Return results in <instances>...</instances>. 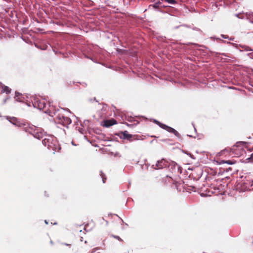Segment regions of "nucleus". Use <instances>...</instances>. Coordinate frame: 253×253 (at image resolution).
<instances>
[{
    "mask_svg": "<svg viewBox=\"0 0 253 253\" xmlns=\"http://www.w3.org/2000/svg\"><path fill=\"white\" fill-rule=\"evenodd\" d=\"M46 142H49L50 143V144H48V149L53 150V153L55 152H59L61 149V147L55 138L53 137L51 135L47 136L42 139V143L45 144Z\"/></svg>",
    "mask_w": 253,
    "mask_h": 253,
    "instance_id": "1",
    "label": "nucleus"
},
{
    "mask_svg": "<svg viewBox=\"0 0 253 253\" xmlns=\"http://www.w3.org/2000/svg\"><path fill=\"white\" fill-rule=\"evenodd\" d=\"M46 142H49L50 143V144H48V149L53 150V153L55 152H59L61 149V147L55 138L53 137L51 135L47 136L42 139V143L45 144Z\"/></svg>",
    "mask_w": 253,
    "mask_h": 253,
    "instance_id": "2",
    "label": "nucleus"
},
{
    "mask_svg": "<svg viewBox=\"0 0 253 253\" xmlns=\"http://www.w3.org/2000/svg\"><path fill=\"white\" fill-rule=\"evenodd\" d=\"M26 131L32 134L34 137L38 139H44L45 137L48 136L45 134V133L41 128H35L33 129L32 127H27L26 129Z\"/></svg>",
    "mask_w": 253,
    "mask_h": 253,
    "instance_id": "3",
    "label": "nucleus"
},
{
    "mask_svg": "<svg viewBox=\"0 0 253 253\" xmlns=\"http://www.w3.org/2000/svg\"><path fill=\"white\" fill-rule=\"evenodd\" d=\"M33 105L35 107H37L40 110H44L45 112H46V107L47 105L44 99L36 98L33 103Z\"/></svg>",
    "mask_w": 253,
    "mask_h": 253,
    "instance_id": "4",
    "label": "nucleus"
},
{
    "mask_svg": "<svg viewBox=\"0 0 253 253\" xmlns=\"http://www.w3.org/2000/svg\"><path fill=\"white\" fill-rule=\"evenodd\" d=\"M156 124L159 126L161 128L166 130L169 132L174 134L175 136L178 137H180V134L174 128L167 126L166 125L163 124L158 121H155Z\"/></svg>",
    "mask_w": 253,
    "mask_h": 253,
    "instance_id": "5",
    "label": "nucleus"
},
{
    "mask_svg": "<svg viewBox=\"0 0 253 253\" xmlns=\"http://www.w3.org/2000/svg\"><path fill=\"white\" fill-rule=\"evenodd\" d=\"M168 166V162L165 159L158 161L155 165H153L152 167L155 169H162Z\"/></svg>",
    "mask_w": 253,
    "mask_h": 253,
    "instance_id": "6",
    "label": "nucleus"
},
{
    "mask_svg": "<svg viewBox=\"0 0 253 253\" xmlns=\"http://www.w3.org/2000/svg\"><path fill=\"white\" fill-rule=\"evenodd\" d=\"M246 178V180H244L243 184L245 185V188L249 189L250 187L253 186V180L250 177Z\"/></svg>",
    "mask_w": 253,
    "mask_h": 253,
    "instance_id": "7",
    "label": "nucleus"
},
{
    "mask_svg": "<svg viewBox=\"0 0 253 253\" xmlns=\"http://www.w3.org/2000/svg\"><path fill=\"white\" fill-rule=\"evenodd\" d=\"M60 119L61 120L60 123L64 126H67L71 123V120L67 117L62 116Z\"/></svg>",
    "mask_w": 253,
    "mask_h": 253,
    "instance_id": "8",
    "label": "nucleus"
},
{
    "mask_svg": "<svg viewBox=\"0 0 253 253\" xmlns=\"http://www.w3.org/2000/svg\"><path fill=\"white\" fill-rule=\"evenodd\" d=\"M104 126L106 127H109L114 125L117 124V121L114 119H112L110 120H107L104 121Z\"/></svg>",
    "mask_w": 253,
    "mask_h": 253,
    "instance_id": "9",
    "label": "nucleus"
},
{
    "mask_svg": "<svg viewBox=\"0 0 253 253\" xmlns=\"http://www.w3.org/2000/svg\"><path fill=\"white\" fill-rule=\"evenodd\" d=\"M15 100L17 101L21 102L23 101L24 97L19 92H15V96L14 97Z\"/></svg>",
    "mask_w": 253,
    "mask_h": 253,
    "instance_id": "10",
    "label": "nucleus"
},
{
    "mask_svg": "<svg viewBox=\"0 0 253 253\" xmlns=\"http://www.w3.org/2000/svg\"><path fill=\"white\" fill-rule=\"evenodd\" d=\"M0 84L1 85L2 91L3 92H5L6 94H9L10 92L11 89L9 88V87L3 84H2L1 83H0Z\"/></svg>",
    "mask_w": 253,
    "mask_h": 253,
    "instance_id": "11",
    "label": "nucleus"
},
{
    "mask_svg": "<svg viewBox=\"0 0 253 253\" xmlns=\"http://www.w3.org/2000/svg\"><path fill=\"white\" fill-rule=\"evenodd\" d=\"M123 135V138L124 139H127L128 140H130L132 135L130 134H129L127 131H125L122 132Z\"/></svg>",
    "mask_w": 253,
    "mask_h": 253,
    "instance_id": "12",
    "label": "nucleus"
},
{
    "mask_svg": "<svg viewBox=\"0 0 253 253\" xmlns=\"http://www.w3.org/2000/svg\"><path fill=\"white\" fill-rule=\"evenodd\" d=\"M235 163H236V162L233 160H227V161L221 160L220 162V164H227L230 165H233L235 164Z\"/></svg>",
    "mask_w": 253,
    "mask_h": 253,
    "instance_id": "13",
    "label": "nucleus"
},
{
    "mask_svg": "<svg viewBox=\"0 0 253 253\" xmlns=\"http://www.w3.org/2000/svg\"><path fill=\"white\" fill-rule=\"evenodd\" d=\"M166 1L168 2V3L172 4H176L177 2L175 0H165Z\"/></svg>",
    "mask_w": 253,
    "mask_h": 253,
    "instance_id": "14",
    "label": "nucleus"
},
{
    "mask_svg": "<svg viewBox=\"0 0 253 253\" xmlns=\"http://www.w3.org/2000/svg\"><path fill=\"white\" fill-rule=\"evenodd\" d=\"M233 168L232 167H229L226 168V171H231L233 169Z\"/></svg>",
    "mask_w": 253,
    "mask_h": 253,
    "instance_id": "15",
    "label": "nucleus"
},
{
    "mask_svg": "<svg viewBox=\"0 0 253 253\" xmlns=\"http://www.w3.org/2000/svg\"><path fill=\"white\" fill-rule=\"evenodd\" d=\"M227 151H228V150L227 149L223 150L222 151H221L220 155H222L223 154H224L225 153V152H226Z\"/></svg>",
    "mask_w": 253,
    "mask_h": 253,
    "instance_id": "16",
    "label": "nucleus"
},
{
    "mask_svg": "<svg viewBox=\"0 0 253 253\" xmlns=\"http://www.w3.org/2000/svg\"><path fill=\"white\" fill-rule=\"evenodd\" d=\"M48 144H50V143L49 142H48L45 143V144H43V145H44L45 146H47L48 147Z\"/></svg>",
    "mask_w": 253,
    "mask_h": 253,
    "instance_id": "17",
    "label": "nucleus"
},
{
    "mask_svg": "<svg viewBox=\"0 0 253 253\" xmlns=\"http://www.w3.org/2000/svg\"><path fill=\"white\" fill-rule=\"evenodd\" d=\"M102 180H103V183H105L106 178H104L102 175Z\"/></svg>",
    "mask_w": 253,
    "mask_h": 253,
    "instance_id": "18",
    "label": "nucleus"
},
{
    "mask_svg": "<svg viewBox=\"0 0 253 253\" xmlns=\"http://www.w3.org/2000/svg\"><path fill=\"white\" fill-rule=\"evenodd\" d=\"M154 7H155V8H157L158 7V3H155L154 5Z\"/></svg>",
    "mask_w": 253,
    "mask_h": 253,
    "instance_id": "19",
    "label": "nucleus"
},
{
    "mask_svg": "<svg viewBox=\"0 0 253 253\" xmlns=\"http://www.w3.org/2000/svg\"><path fill=\"white\" fill-rule=\"evenodd\" d=\"M12 120H13V122H15V121H16V118H13Z\"/></svg>",
    "mask_w": 253,
    "mask_h": 253,
    "instance_id": "20",
    "label": "nucleus"
},
{
    "mask_svg": "<svg viewBox=\"0 0 253 253\" xmlns=\"http://www.w3.org/2000/svg\"><path fill=\"white\" fill-rule=\"evenodd\" d=\"M251 158L253 160V153L251 155Z\"/></svg>",
    "mask_w": 253,
    "mask_h": 253,
    "instance_id": "21",
    "label": "nucleus"
},
{
    "mask_svg": "<svg viewBox=\"0 0 253 253\" xmlns=\"http://www.w3.org/2000/svg\"><path fill=\"white\" fill-rule=\"evenodd\" d=\"M45 223L46 224H47V223H48V222H47V221H46V220H45Z\"/></svg>",
    "mask_w": 253,
    "mask_h": 253,
    "instance_id": "22",
    "label": "nucleus"
},
{
    "mask_svg": "<svg viewBox=\"0 0 253 253\" xmlns=\"http://www.w3.org/2000/svg\"><path fill=\"white\" fill-rule=\"evenodd\" d=\"M252 189H253V188Z\"/></svg>",
    "mask_w": 253,
    "mask_h": 253,
    "instance_id": "23",
    "label": "nucleus"
}]
</instances>
